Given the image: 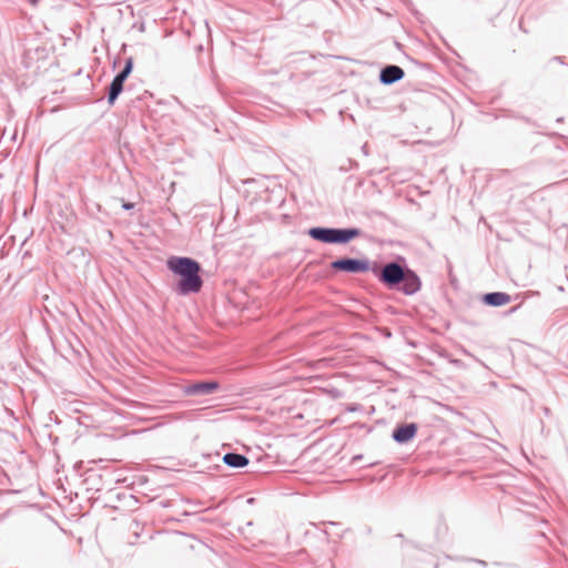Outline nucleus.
I'll return each instance as SVG.
<instances>
[{
  "mask_svg": "<svg viewBox=\"0 0 568 568\" xmlns=\"http://www.w3.org/2000/svg\"><path fill=\"white\" fill-rule=\"evenodd\" d=\"M168 267L181 280L178 283V290L181 294L196 293L202 287L200 277V264L190 257L173 256L168 260Z\"/></svg>",
  "mask_w": 568,
  "mask_h": 568,
  "instance_id": "1",
  "label": "nucleus"
},
{
  "mask_svg": "<svg viewBox=\"0 0 568 568\" xmlns=\"http://www.w3.org/2000/svg\"><path fill=\"white\" fill-rule=\"evenodd\" d=\"M312 239L324 243H347L359 235L356 229L337 230V229H323L313 227L308 231Z\"/></svg>",
  "mask_w": 568,
  "mask_h": 568,
  "instance_id": "2",
  "label": "nucleus"
},
{
  "mask_svg": "<svg viewBox=\"0 0 568 568\" xmlns=\"http://www.w3.org/2000/svg\"><path fill=\"white\" fill-rule=\"evenodd\" d=\"M132 69H133V59L129 58L125 61V65H124L123 70L113 79V81L110 85V91H109V97H108V101L110 104H113L114 101L116 100V98L119 97V94L122 92L123 83L126 80V78L130 75V73L132 72Z\"/></svg>",
  "mask_w": 568,
  "mask_h": 568,
  "instance_id": "3",
  "label": "nucleus"
},
{
  "mask_svg": "<svg viewBox=\"0 0 568 568\" xmlns=\"http://www.w3.org/2000/svg\"><path fill=\"white\" fill-rule=\"evenodd\" d=\"M332 267L337 271H344L349 273H364L369 270L367 261L354 258H343L334 261L332 263Z\"/></svg>",
  "mask_w": 568,
  "mask_h": 568,
  "instance_id": "4",
  "label": "nucleus"
},
{
  "mask_svg": "<svg viewBox=\"0 0 568 568\" xmlns=\"http://www.w3.org/2000/svg\"><path fill=\"white\" fill-rule=\"evenodd\" d=\"M404 278L405 272L403 267L396 263L385 265L381 275V281L389 286L399 284Z\"/></svg>",
  "mask_w": 568,
  "mask_h": 568,
  "instance_id": "5",
  "label": "nucleus"
},
{
  "mask_svg": "<svg viewBox=\"0 0 568 568\" xmlns=\"http://www.w3.org/2000/svg\"><path fill=\"white\" fill-rule=\"evenodd\" d=\"M511 301L510 295L504 292L487 293L483 296V302L489 306H504Z\"/></svg>",
  "mask_w": 568,
  "mask_h": 568,
  "instance_id": "6",
  "label": "nucleus"
},
{
  "mask_svg": "<svg viewBox=\"0 0 568 568\" xmlns=\"http://www.w3.org/2000/svg\"><path fill=\"white\" fill-rule=\"evenodd\" d=\"M416 432L415 424L404 425L394 430L393 438L398 443H406L415 436Z\"/></svg>",
  "mask_w": 568,
  "mask_h": 568,
  "instance_id": "7",
  "label": "nucleus"
},
{
  "mask_svg": "<svg viewBox=\"0 0 568 568\" xmlns=\"http://www.w3.org/2000/svg\"><path fill=\"white\" fill-rule=\"evenodd\" d=\"M404 77V71L397 65H388L381 73V80L384 83H393Z\"/></svg>",
  "mask_w": 568,
  "mask_h": 568,
  "instance_id": "8",
  "label": "nucleus"
},
{
  "mask_svg": "<svg viewBox=\"0 0 568 568\" xmlns=\"http://www.w3.org/2000/svg\"><path fill=\"white\" fill-rule=\"evenodd\" d=\"M400 283H403L402 290L405 294H414L420 287L419 278L412 272L405 273V278Z\"/></svg>",
  "mask_w": 568,
  "mask_h": 568,
  "instance_id": "9",
  "label": "nucleus"
},
{
  "mask_svg": "<svg viewBox=\"0 0 568 568\" xmlns=\"http://www.w3.org/2000/svg\"><path fill=\"white\" fill-rule=\"evenodd\" d=\"M219 388V384L216 382H204L191 385L187 388L189 394H210Z\"/></svg>",
  "mask_w": 568,
  "mask_h": 568,
  "instance_id": "10",
  "label": "nucleus"
},
{
  "mask_svg": "<svg viewBox=\"0 0 568 568\" xmlns=\"http://www.w3.org/2000/svg\"><path fill=\"white\" fill-rule=\"evenodd\" d=\"M224 463L233 468H242L248 464V459L240 454L229 453L223 457Z\"/></svg>",
  "mask_w": 568,
  "mask_h": 568,
  "instance_id": "11",
  "label": "nucleus"
},
{
  "mask_svg": "<svg viewBox=\"0 0 568 568\" xmlns=\"http://www.w3.org/2000/svg\"><path fill=\"white\" fill-rule=\"evenodd\" d=\"M133 206H134V204H133V203H123V207H124L125 210H131V209H133Z\"/></svg>",
  "mask_w": 568,
  "mask_h": 568,
  "instance_id": "12",
  "label": "nucleus"
}]
</instances>
